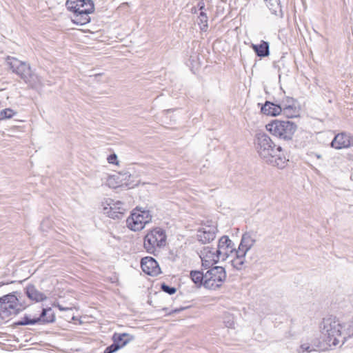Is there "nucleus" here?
<instances>
[{"label": "nucleus", "instance_id": "f257e3e1", "mask_svg": "<svg viewBox=\"0 0 353 353\" xmlns=\"http://www.w3.org/2000/svg\"><path fill=\"white\" fill-rule=\"evenodd\" d=\"M255 148L259 157L267 163L280 168L285 167L286 158L281 147L276 145L268 134L256 135Z\"/></svg>", "mask_w": 353, "mask_h": 353}, {"label": "nucleus", "instance_id": "f03ea898", "mask_svg": "<svg viewBox=\"0 0 353 353\" xmlns=\"http://www.w3.org/2000/svg\"><path fill=\"white\" fill-rule=\"evenodd\" d=\"M343 327V323L335 317L323 319L320 326L321 332L329 346H336L345 343Z\"/></svg>", "mask_w": 353, "mask_h": 353}, {"label": "nucleus", "instance_id": "7ed1b4c3", "mask_svg": "<svg viewBox=\"0 0 353 353\" xmlns=\"http://www.w3.org/2000/svg\"><path fill=\"white\" fill-rule=\"evenodd\" d=\"M165 231L161 228H155L148 232L144 238L143 246L146 252L155 254L166 245Z\"/></svg>", "mask_w": 353, "mask_h": 353}, {"label": "nucleus", "instance_id": "20e7f679", "mask_svg": "<svg viewBox=\"0 0 353 353\" xmlns=\"http://www.w3.org/2000/svg\"><path fill=\"white\" fill-rule=\"evenodd\" d=\"M18 292H15L6 294L0 298V315L3 317L8 316L12 314H17L19 312L25 309L21 302V296Z\"/></svg>", "mask_w": 353, "mask_h": 353}, {"label": "nucleus", "instance_id": "39448f33", "mask_svg": "<svg viewBox=\"0 0 353 353\" xmlns=\"http://www.w3.org/2000/svg\"><path fill=\"white\" fill-rule=\"evenodd\" d=\"M152 214L149 210L144 208L137 207L130 216L126 219L128 228L132 231H140L150 223Z\"/></svg>", "mask_w": 353, "mask_h": 353}, {"label": "nucleus", "instance_id": "423d86ee", "mask_svg": "<svg viewBox=\"0 0 353 353\" xmlns=\"http://www.w3.org/2000/svg\"><path fill=\"white\" fill-rule=\"evenodd\" d=\"M273 135L284 140H290L296 130V125L290 121L274 120L266 125Z\"/></svg>", "mask_w": 353, "mask_h": 353}, {"label": "nucleus", "instance_id": "0eeeda50", "mask_svg": "<svg viewBox=\"0 0 353 353\" xmlns=\"http://www.w3.org/2000/svg\"><path fill=\"white\" fill-rule=\"evenodd\" d=\"M226 279L225 269L221 266H215L205 273L204 287L210 290L219 288Z\"/></svg>", "mask_w": 353, "mask_h": 353}, {"label": "nucleus", "instance_id": "6e6552de", "mask_svg": "<svg viewBox=\"0 0 353 353\" xmlns=\"http://www.w3.org/2000/svg\"><path fill=\"white\" fill-rule=\"evenodd\" d=\"M78 5L72 21L77 24L85 25L90 21L89 14L94 12V4L91 0H81Z\"/></svg>", "mask_w": 353, "mask_h": 353}, {"label": "nucleus", "instance_id": "1a4fd4ad", "mask_svg": "<svg viewBox=\"0 0 353 353\" xmlns=\"http://www.w3.org/2000/svg\"><path fill=\"white\" fill-rule=\"evenodd\" d=\"M216 248L221 261L233 257L234 253L237 250L234 243L228 236H223L219 240L218 247Z\"/></svg>", "mask_w": 353, "mask_h": 353}, {"label": "nucleus", "instance_id": "9d476101", "mask_svg": "<svg viewBox=\"0 0 353 353\" xmlns=\"http://www.w3.org/2000/svg\"><path fill=\"white\" fill-rule=\"evenodd\" d=\"M8 63L12 72L19 75L22 79H26L29 76L31 68L26 62L19 61L14 57H8Z\"/></svg>", "mask_w": 353, "mask_h": 353}, {"label": "nucleus", "instance_id": "9b49d317", "mask_svg": "<svg viewBox=\"0 0 353 353\" xmlns=\"http://www.w3.org/2000/svg\"><path fill=\"white\" fill-rule=\"evenodd\" d=\"M200 258L202 261V265L209 267L221 261L216 248L210 246L204 247L200 252Z\"/></svg>", "mask_w": 353, "mask_h": 353}, {"label": "nucleus", "instance_id": "f8f14e48", "mask_svg": "<svg viewBox=\"0 0 353 353\" xmlns=\"http://www.w3.org/2000/svg\"><path fill=\"white\" fill-rule=\"evenodd\" d=\"M141 267L145 274L150 276H157L161 273L158 263L151 256L143 258L141 261Z\"/></svg>", "mask_w": 353, "mask_h": 353}, {"label": "nucleus", "instance_id": "ddd939ff", "mask_svg": "<svg viewBox=\"0 0 353 353\" xmlns=\"http://www.w3.org/2000/svg\"><path fill=\"white\" fill-rule=\"evenodd\" d=\"M331 145L338 150L350 148L353 145V137L345 132L339 133L335 136Z\"/></svg>", "mask_w": 353, "mask_h": 353}, {"label": "nucleus", "instance_id": "4468645a", "mask_svg": "<svg viewBox=\"0 0 353 353\" xmlns=\"http://www.w3.org/2000/svg\"><path fill=\"white\" fill-rule=\"evenodd\" d=\"M216 232V226L206 225L198 230L197 238L203 243H208L215 239Z\"/></svg>", "mask_w": 353, "mask_h": 353}, {"label": "nucleus", "instance_id": "2eb2a0df", "mask_svg": "<svg viewBox=\"0 0 353 353\" xmlns=\"http://www.w3.org/2000/svg\"><path fill=\"white\" fill-rule=\"evenodd\" d=\"M112 339L114 343L112 344V353L124 347L132 340V336L126 333H115L113 335Z\"/></svg>", "mask_w": 353, "mask_h": 353}, {"label": "nucleus", "instance_id": "dca6fc26", "mask_svg": "<svg viewBox=\"0 0 353 353\" xmlns=\"http://www.w3.org/2000/svg\"><path fill=\"white\" fill-rule=\"evenodd\" d=\"M255 239L250 233L246 232L243 234L237 250L239 251L241 254H246L247 252L253 247Z\"/></svg>", "mask_w": 353, "mask_h": 353}, {"label": "nucleus", "instance_id": "f3484780", "mask_svg": "<svg viewBox=\"0 0 353 353\" xmlns=\"http://www.w3.org/2000/svg\"><path fill=\"white\" fill-rule=\"evenodd\" d=\"M261 112L265 115L276 117L282 112V107L270 101H265L261 106Z\"/></svg>", "mask_w": 353, "mask_h": 353}, {"label": "nucleus", "instance_id": "a211bd4d", "mask_svg": "<svg viewBox=\"0 0 353 353\" xmlns=\"http://www.w3.org/2000/svg\"><path fill=\"white\" fill-rule=\"evenodd\" d=\"M27 296L36 302L43 301L47 299V296L40 291H39L34 285H30L26 289Z\"/></svg>", "mask_w": 353, "mask_h": 353}, {"label": "nucleus", "instance_id": "6ab92c4d", "mask_svg": "<svg viewBox=\"0 0 353 353\" xmlns=\"http://www.w3.org/2000/svg\"><path fill=\"white\" fill-rule=\"evenodd\" d=\"M125 211V205L121 201L112 203V219H122L124 217Z\"/></svg>", "mask_w": 353, "mask_h": 353}, {"label": "nucleus", "instance_id": "aec40b11", "mask_svg": "<svg viewBox=\"0 0 353 353\" xmlns=\"http://www.w3.org/2000/svg\"><path fill=\"white\" fill-rule=\"evenodd\" d=\"M245 255L241 254L239 250H236L231 257L232 265L236 270H242L245 267Z\"/></svg>", "mask_w": 353, "mask_h": 353}, {"label": "nucleus", "instance_id": "412c9836", "mask_svg": "<svg viewBox=\"0 0 353 353\" xmlns=\"http://www.w3.org/2000/svg\"><path fill=\"white\" fill-rule=\"evenodd\" d=\"M252 48L258 57H265L269 55V43L266 41H262L259 45L252 44Z\"/></svg>", "mask_w": 353, "mask_h": 353}, {"label": "nucleus", "instance_id": "4be33fe9", "mask_svg": "<svg viewBox=\"0 0 353 353\" xmlns=\"http://www.w3.org/2000/svg\"><path fill=\"white\" fill-rule=\"evenodd\" d=\"M24 81L26 83H28L29 85L31 86L32 88L37 89L43 85L40 77L32 73V70H30L28 78H26V79H24Z\"/></svg>", "mask_w": 353, "mask_h": 353}, {"label": "nucleus", "instance_id": "5701e85b", "mask_svg": "<svg viewBox=\"0 0 353 353\" xmlns=\"http://www.w3.org/2000/svg\"><path fill=\"white\" fill-rule=\"evenodd\" d=\"M38 319H41V323H52L54 321L55 316L52 308H43Z\"/></svg>", "mask_w": 353, "mask_h": 353}, {"label": "nucleus", "instance_id": "b1692460", "mask_svg": "<svg viewBox=\"0 0 353 353\" xmlns=\"http://www.w3.org/2000/svg\"><path fill=\"white\" fill-rule=\"evenodd\" d=\"M266 6L272 14L278 16L281 14L282 10L280 0H265Z\"/></svg>", "mask_w": 353, "mask_h": 353}, {"label": "nucleus", "instance_id": "393cba45", "mask_svg": "<svg viewBox=\"0 0 353 353\" xmlns=\"http://www.w3.org/2000/svg\"><path fill=\"white\" fill-rule=\"evenodd\" d=\"M37 323H41L40 319H38V317L30 318L28 315H25L21 320L15 323L17 325H35Z\"/></svg>", "mask_w": 353, "mask_h": 353}, {"label": "nucleus", "instance_id": "a878e982", "mask_svg": "<svg viewBox=\"0 0 353 353\" xmlns=\"http://www.w3.org/2000/svg\"><path fill=\"white\" fill-rule=\"evenodd\" d=\"M204 8V5L200 6V10H202ZM199 25L200 26V28L202 31H206L208 28V17L207 14L201 11L200 14L199 16Z\"/></svg>", "mask_w": 353, "mask_h": 353}, {"label": "nucleus", "instance_id": "bb28decb", "mask_svg": "<svg viewBox=\"0 0 353 353\" xmlns=\"http://www.w3.org/2000/svg\"><path fill=\"white\" fill-rule=\"evenodd\" d=\"M205 274L200 271H191L190 277L195 284L204 285Z\"/></svg>", "mask_w": 353, "mask_h": 353}, {"label": "nucleus", "instance_id": "cd10ccee", "mask_svg": "<svg viewBox=\"0 0 353 353\" xmlns=\"http://www.w3.org/2000/svg\"><path fill=\"white\" fill-rule=\"evenodd\" d=\"M282 112L288 118H293L296 117L298 111L296 108L292 105H286L282 108Z\"/></svg>", "mask_w": 353, "mask_h": 353}, {"label": "nucleus", "instance_id": "c85d7f7f", "mask_svg": "<svg viewBox=\"0 0 353 353\" xmlns=\"http://www.w3.org/2000/svg\"><path fill=\"white\" fill-rule=\"evenodd\" d=\"M343 333L345 341L350 337L353 336V320L343 324Z\"/></svg>", "mask_w": 353, "mask_h": 353}, {"label": "nucleus", "instance_id": "c756f323", "mask_svg": "<svg viewBox=\"0 0 353 353\" xmlns=\"http://www.w3.org/2000/svg\"><path fill=\"white\" fill-rule=\"evenodd\" d=\"M314 351H316V348L312 345H310L308 343H302L299 348L297 350L298 353H304L305 352L310 353Z\"/></svg>", "mask_w": 353, "mask_h": 353}, {"label": "nucleus", "instance_id": "7c9ffc66", "mask_svg": "<svg viewBox=\"0 0 353 353\" xmlns=\"http://www.w3.org/2000/svg\"><path fill=\"white\" fill-rule=\"evenodd\" d=\"M15 112L10 108H6L0 111V120H4L6 119H10Z\"/></svg>", "mask_w": 353, "mask_h": 353}, {"label": "nucleus", "instance_id": "2f4dec72", "mask_svg": "<svg viewBox=\"0 0 353 353\" xmlns=\"http://www.w3.org/2000/svg\"><path fill=\"white\" fill-rule=\"evenodd\" d=\"M81 2V0H68L66 1V7L70 10L74 12H77V8L79 6L78 3Z\"/></svg>", "mask_w": 353, "mask_h": 353}, {"label": "nucleus", "instance_id": "473e14b6", "mask_svg": "<svg viewBox=\"0 0 353 353\" xmlns=\"http://www.w3.org/2000/svg\"><path fill=\"white\" fill-rule=\"evenodd\" d=\"M223 323L228 328H233L234 326V318L230 314H225L224 316Z\"/></svg>", "mask_w": 353, "mask_h": 353}, {"label": "nucleus", "instance_id": "72a5a7b5", "mask_svg": "<svg viewBox=\"0 0 353 353\" xmlns=\"http://www.w3.org/2000/svg\"><path fill=\"white\" fill-rule=\"evenodd\" d=\"M161 290L168 293V294H173L176 292V290L174 287H170L165 283H163L161 287Z\"/></svg>", "mask_w": 353, "mask_h": 353}, {"label": "nucleus", "instance_id": "f704fd0d", "mask_svg": "<svg viewBox=\"0 0 353 353\" xmlns=\"http://www.w3.org/2000/svg\"><path fill=\"white\" fill-rule=\"evenodd\" d=\"M110 205V203H108V199L105 200V205L103 202L101 203L102 208V212L104 214H106L108 217H110V208H108V206Z\"/></svg>", "mask_w": 353, "mask_h": 353}, {"label": "nucleus", "instance_id": "c9c22d12", "mask_svg": "<svg viewBox=\"0 0 353 353\" xmlns=\"http://www.w3.org/2000/svg\"><path fill=\"white\" fill-rule=\"evenodd\" d=\"M112 164L118 165L119 161L117 160V156L114 153H112Z\"/></svg>", "mask_w": 353, "mask_h": 353}, {"label": "nucleus", "instance_id": "e433bc0d", "mask_svg": "<svg viewBox=\"0 0 353 353\" xmlns=\"http://www.w3.org/2000/svg\"><path fill=\"white\" fill-rule=\"evenodd\" d=\"M104 353H110V346H108L105 349Z\"/></svg>", "mask_w": 353, "mask_h": 353}, {"label": "nucleus", "instance_id": "4c0bfd02", "mask_svg": "<svg viewBox=\"0 0 353 353\" xmlns=\"http://www.w3.org/2000/svg\"><path fill=\"white\" fill-rule=\"evenodd\" d=\"M59 308L60 310H65L66 308L61 307V305H59Z\"/></svg>", "mask_w": 353, "mask_h": 353}, {"label": "nucleus", "instance_id": "58836bf2", "mask_svg": "<svg viewBox=\"0 0 353 353\" xmlns=\"http://www.w3.org/2000/svg\"><path fill=\"white\" fill-rule=\"evenodd\" d=\"M107 161L109 163H110V155L107 157Z\"/></svg>", "mask_w": 353, "mask_h": 353}, {"label": "nucleus", "instance_id": "ea45409f", "mask_svg": "<svg viewBox=\"0 0 353 353\" xmlns=\"http://www.w3.org/2000/svg\"><path fill=\"white\" fill-rule=\"evenodd\" d=\"M118 173H119V174H123V175H125V174H127V173H123V172H119Z\"/></svg>", "mask_w": 353, "mask_h": 353}, {"label": "nucleus", "instance_id": "a19ab883", "mask_svg": "<svg viewBox=\"0 0 353 353\" xmlns=\"http://www.w3.org/2000/svg\"><path fill=\"white\" fill-rule=\"evenodd\" d=\"M114 279V277L113 278V277L112 276V278H111L112 283L114 281H113ZM115 280H117V278H115Z\"/></svg>", "mask_w": 353, "mask_h": 353}]
</instances>
